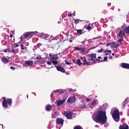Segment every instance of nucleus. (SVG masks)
<instances>
[{
    "label": "nucleus",
    "instance_id": "obj_60",
    "mask_svg": "<svg viewBox=\"0 0 129 129\" xmlns=\"http://www.w3.org/2000/svg\"><path fill=\"white\" fill-rule=\"evenodd\" d=\"M104 53H106L107 52V50H106V51H104Z\"/></svg>",
    "mask_w": 129,
    "mask_h": 129
},
{
    "label": "nucleus",
    "instance_id": "obj_37",
    "mask_svg": "<svg viewBox=\"0 0 129 129\" xmlns=\"http://www.w3.org/2000/svg\"><path fill=\"white\" fill-rule=\"evenodd\" d=\"M52 61H47V63L48 65H52Z\"/></svg>",
    "mask_w": 129,
    "mask_h": 129
},
{
    "label": "nucleus",
    "instance_id": "obj_16",
    "mask_svg": "<svg viewBox=\"0 0 129 129\" xmlns=\"http://www.w3.org/2000/svg\"><path fill=\"white\" fill-rule=\"evenodd\" d=\"M110 44L112 47L114 48H117L119 46L118 44H116L115 42H113L110 43Z\"/></svg>",
    "mask_w": 129,
    "mask_h": 129
},
{
    "label": "nucleus",
    "instance_id": "obj_13",
    "mask_svg": "<svg viewBox=\"0 0 129 129\" xmlns=\"http://www.w3.org/2000/svg\"><path fill=\"white\" fill-rule=\"evenodd\" d=\"M65 101V99L61 100H57L56 101V104L58 106H59L64 103Z\"/></svg>",
    "mask_w": 129,
    "mask_h": 129
},
{
    "label": "nucleus",
    "instance_id": "obj_43",
    "mask_svg": "<svg viewBox=\"0 0 129 129\" xmlns=\"http://www.w3.org/2000/svg\"><path fill=\"white\" fill-rule=\"evenodd\" d=\"M12 52L14 54H15V50L14 49H12L11 50V52Z\"/></svg>",
    "mask_w": 129,
    "mask_h": 129
},
{
    "label": "nucleus",
    "instance_id": "obj_52",
    "mask_svg": "<svg viewBox=\"0 0 129 129\" xmlns=\"http://www.w3.org/2000/svg\"><path fill=\"white\" fill-rule=\"evenodd\" d=\"M59 94L63 93V91H59Z\"/></svg>",
    "mask_w": 129,
    "mask_h": 129
},
{
    "label": "nucleus",
    "instance_id": "obj_62",
    "mask_svg": "<svg viewBox=\"0 0 129 129\" xmlns=\"http://www.w3.org/2000/svg\"><path fill=\"white\" fill-rule=\"evenodd\" d=\"M73 14L74 16H75V13H73Z\"/></svg>",
    "mask_w": 129,
    "mask_h": 129
},
{
    "label": "nucleus",
    "instance_id": "obj_29",
    "mask_svg": "<svg viewBox=\"0 0 129 129\" xmlns=\"http://www.w3.org/2000/svg\"><path fill=\"white\" fill-rule=\"evenodd\" d=\"M52 62L53 64L54 65V66L55 65L57 64L58 63V62L57 61H55L54 60H52Z\"/></svg>",
    "mask_w": 129,
    "mask_h": 129
},
{
    "label": "nucleus",
    "instance_id": "obj_36",
    "mask_svg": "<svg viewBox=\"0 0 129 129\" xmlns=\"http://www.w3.org/2000/svg\"><path fill=\"white\" fill-rule=\"evenodd\" d=\"M107 56H105L104 58V60H102V61H107Z\"/></svg>",
    "mask_w": 129,
    "mask_h": 129
},
{
    "label": "nucleus",
    "instance_id": "obj_56",
    "mask_svg": "<svg viewBox=\"0 0 129 129\" xmlns=\"http://www.w3.org/2000/svg\"><path fill=\"white\" fill-rule=\"evenodd\" d=\"M12 31V34L13 35H14V31Z\"/></svg>",
    "mask_w": 129,
    "mask_h": 129
},
{
    "label": "nucleus",
    "instance_id": "obj_25",
    "mask_svg": "<svg viewBox=\"0 0 129 129\" xmlns=\"http://www.w3.org/2000/svg\"><path fill=\"white\" fill-rule=\"evenodd\" d=\"M97 102H98L97 100L96 99H95L91 102V104L94 105L96 104Z\"/></svg>",
    "mask_w": 129,
    "mask_h": 129
},
{
    "label": "nucleus",
    "instance_id": "obj_11",
    "mask_svg": "<svg viewBox=\"0 0 129 129\" xmlns=\"http://www.w3.org/2000/svg\"><path fill=\"white\" fill-rule=\"evenodd\" d=\"M119 129H128V126L125 123H123L119 127Z\"/></svg>",
    "mask_w": 129,
    "mask_h": 129
},
{
    "label": "nucleus",
    "instance_id": "obj_40",
    "mask_svg": "<svg viewBox=\"0 0 129 129\" xmlns=\"http://www.w3.org/2000/svg\"><path fill=\"white\" fill-rule=\"evenodd\" d=\"M74 50H79V47H75L74 48Z\"/></svg>",
    "mask_w": 129,
    "mask_h": 129
},
{
    "label": "nucleus",
    "instance_id": "obj_26",
    "mask_svg": "<svg viewBox=\"0 0 129 129\" xmlns=\"http://www.w3.org/2000/svg\"><path fill=\"white\" fill-rule=\"evenodd\" d=\"M81 59H82V61L84 62V63H85L86 62V57L85 56H84V57H80Z\"/></svg>",
    "mask_w": 129,
    "mask_h": 129
},
{
    "label": "nucleus",
    "instance_id": "obj_30",
    "mask_svg": "<svg viewBox=\"0 0 129 129\" xmlns=\"http://www.w3.org/2000/svg\"><path fill=\"white\" fill-rule=\"evenodd\" d=\"M89 60H90L91 61H92L93 62L92 63H96V62L95 61V60L92 58H90V59H89Z\"/></svg>",
    "mask_w": 129,
    "mask_h": 129
},
{
    "label": "nucleus",
    "instance_id": "obj_7",
    "mask_svg": "<svg viewBox=\"0 0 129 129\" xmlns=\"http://www.w3.org/2000/svg\"><path fill=\"white\" fill-rule=\"evenodd\" d=\"M76 98L74 96L70 97L68 99L67 102L69 103H72L75 102Z\"/></svg>",
    "mask_w": 129,
    "mask_h": 129
},
{
    "label": "nucleus",
    "instance_id": "obj_59",
    "mask_svg": "<svg viewBox=\"0 0 129 129\" xmlns=\"http://www.w3.org/2000/svg\"><path fill=\"white\" fill-rule=\"evenodd\" d=\"M101 56H99L98 57V59H100L101 58Z\"/></svg>",
    "mask_w": 129,
    "mask_h": 129
},
{
    "label": "nucleus",
    "instance_id": "obj_19",
    "mask_svg": "<svg viewBox=\"0 0 129 129\" xmlns=\"http://www.w3.org/2000/svg\"><path fill=\"white\" fill-rule=\"evenodd\" d=\"M77 31V34H78L79 35H80L85 33L86 31H84L83 32H82V29H78L76 30Z\"/></svg>",
    "mask_w": 129,
    "mask_h": 129
},
{
    "label": "nucleus",
    "instance_id": "obj_48",
    "mask_svg": "<svg viewBox=\"0 0 129 129\" xmlns=\"http://www.w3.org/2000/svg\"><path fill=\"white\" fill-rule=\"evenodd\" d=\"M110 44L109 43H108L106 44V45L107 46H108L110 45Z\"/></svg>",
    "mask_w": 129,
    "mask_h": 129
},
{
    "label": "nucleus",
    "instance_id": "obj_14",
    "mask_svg": "<svg viewBox=\"0 0 129 129\" xmlns=\"http://www.w3.org/2000/svg\"><path fill=\"white\" fill-rule=\"evenodd\" d=\"M121 65L123 68L129 69V64L122 63L121 64Z\"/></svg>",
    "mask_w": 129,
    "mask_h": 129
},
{
    "label": "nucleus",
    "instance_id": "obj_9",
    "mask_svg": "<svg viewBox=\"0 0 129 129\" xmlns=\"http://www.w3.org/2000/svg\"><path fill=\"white\" fill-rule=\"evenodd\" d=\"M55 67L56 68L57 70L58 71H60L63 73L65 72V70L64 68L63 67H61L60 66H57L55 65Z\"/></svg>",
    "mask_w": 129,
    "mask_h": 129
},
{
    "label": "nucleus",
    "instance_id": "obj_31",
    "mask_svg": "<svg viewBox=\"0 0 129 129\" xmlns=\"http://www.w3.org/2000/svg\"><path fill=\"white\" fill-rule=\"evenodd\" d=\"M82 50V52H84L85 51V49L84 48H79V50Z\"/></svg>",
    "mask_w": 129,
    "mask_h": 129
},
{
    "label": "nucleus",
    "instance_id": "obj_24",
    "mask_svg": "<svg viewBox=\"0 0 129 129\" xmlns=\"http://www.w3.org/2000/svg\"><path fill=\"white\" fill-rule=\"evenodd\" d=\"M83 63H82L80 61V59L79 58L77 60V64L79 65H80L82 64H83Z\"/></svg>",
    "mask_w": 129,
    "mask_h": 129
},
{
    "label": "nucleus",
    "instance_id": "obj_6",
    "mask_svg": "<svg viewBox=\"0 0 129 129\" xmlns=\"http://www.w3.org/2000/svg\"><path fill=\"white\" fill-rule=\"evenodd\" d=\"M64 120L62 118H57L56 120V122L59 125H60L62 126L63 124Z\"/></svg>",
    "mask_w": 129,
    "mask_h": 129
},
{
    "label": "nucleus",
    "instance_id": "obj_22",
    "mask_svg": "<svg viewBox=\"0 0 129 129\" xmlns=\"http://www.w3.org/2000/svg\"><path fill=\"white\" fill-rule=\"evenodd\" d=\"M74 129H83L81 126L80 125H76L74 127Z\"/></svg>",
    "mask_w": 129,
    "mask_h": 129
},
{
    "label": "nucleus",
    "instance_id": "obj_12",
    "mask_svg": "<svg viewBox=\"0 0 129 129\" xmlns=\"http://www.w3.org/2000/svg\"><path fill=\"white\" fill-rule=\"evenodd\" d=\"M33 62L31 61H26L25 62V65L26 67H27L26 65L27 66L30 67L33 65Z\"/></svg>",
    "mask_w": 129,
    "mask_h": 129
},
{
    "label": "nucleus",
    "instance_id": "obj_50",
    "mask_svg": "<svg viewBox=\"0 0 129 129\" xmlns=\"http://www.w3.org/2000/svg\"><path fill=\"white\" fill-rule=\"evenodd\" d=\"M72 16V14H71V13H70L68 15V16L69 17V16Z\"/></svg>",
    "mask_w": 129,
    "mask_h": 129
},
{
    "label": "nucleus",
    "instance_id": "obj_53",
    "mask_svg": "<svg viewBox=\"0 0 129 129\" xmlns=\"http://www.w3.org/2000/svg\"><path fill=\"white\" fill-rule=\"evenodd\" d=\"M10 69H15V68H14L13 67H10Z\"/></svg>",
    "mask_w": 129,
    "mask_h": 129
},
{
    "label": "nucleus",
    "instance_id": "obj_64",
    "mask_svg": "<svg viewBox=\"0 0 129 129\" xmlns=\"http://www.w3.org/2000/svg\"><path fill=\"white\" fill-rule=\"evenodd\" d=\"M112 57V56H110V59H111Z\"/></svg>",
    "mask_w": 129,
    "mask_h": 129
},
{
    "label": "nucleus",
    "instance_id": "obj_35",
    "mask_svg": "<svg viewBox=\"0 0 129 129\" xmlns=\"http://www.w3.org/2000/svg\"><path fill=\"white\" fill-rule=\"evenodd\" d=\"M79 19H75V24H77L79 22Z\"/></svg>",
    "mask_w": 129,
    "mask_h": 129
},
{
    "label": "nucleus",
    "instance_id": "obj_17",
    "mask_svg": "<svg viewBox=\"0 0 129 129\" xmlns=\"http://www.w3.org/2000/svg\"><path fill=\"white\" fill-rule=\"evenodd\" d=\"M52 109V106L49 104L47 105L46 107V110L47 111H49Z\"/></svg>",
    "mask_w": 129,
    "mask_h": 129
},
{
    "label": "nucleus",
    "instance_id": "obj_3",
    "mask_svg": "<svg viewBox=\"0 0 129 129\" xmlns=\"http://www.w3.org/2000/svg\"><path fill=\"white\" fill-rule=\"evenodd\" d=\"M112 117L114 120L116 122L119 120V113L118 109H115L112 114Z\"/></svg>",
    "mask_w": 129,
    "mask_h": 129
},
{
    "label": "nucleus",
    "instance_id": "obj_27",
    "mask_svg": "<svg viewBox=\"0 0 129 129\" xmlns=\"http://www.w3.org/2000/svg\"><path fill=\"white\" fill-rule=\"evenodd\" d=\"M47 46L48 48L51 47L53 48H54V46H55V45H54L51 44H48L47 45Z\"/></svg>",
    "mask_w": 129,
    "mask_h": 129
},
{
    "label": "nucleus",
    "instance_id": "obj_41",
    "mask_svg": "<svg viewBox=\"0 0 129 129\" xmlns=\"http://www.w3.org/2000/svg\"><path fill=\"white\" fill-rule=\"evenodd\" d=\"M86 64H87V66H88V65H89L90 64L88 62H86V63H83V65H84Z\"/></svg>",
    "mask_w": 129,
    "mask_h": 129
},
{
    "label": "nucleus",
    "instance_id": "obj_58",
    "mask_svg": "<svg viewBox=\"0 0 129 129\" xmlns=\"http://www.w3.org/2000/svg\"><path fill=\"white\" fill-rule=\"evenodd\" d=\"M109 55V53H105V55L107 56Z\"/></svg>",
    "mask_w": 129,
    "mask_h": 129
},
{
    "label": "nucleus",
    "instance_id": "obj_63",
    "mask_svg": "<svg viewBox=\"0 0 129 129\" xmlns=\"http://www.w3.org/2000/svg\"><path fill=\"white\" fill-rule=\"evenodd\" d=\"M9 64L10 65H11V64H12V63H9Z\"/></svg>",
    "mask_w": 129,
    "mask_h": 129
},
{
    "label": "nucleus",
    "instance_id": "obj_10",
    "mask_svg": "<svg viewBox=\"0 0 129 129\" xmlns=\"http://www.w3.org/2000/svg\"><path fill=\"white\" fill-rule=\"evenodd\" d=\"M125 30H120L117 35L120 38H122L125 34Z\"/></svg>",
    "mask_w": 129,
    "mask_h": 129
},
{
    "label": "nucleus",
    "instance_id": "obj_42",
    "mask_svg": "<svg viewBox=\"0 0 129 129\" xmlns=\"http://www.w3.org/2000/svg\"><path fill=\"white\" fill-rule=\"evenodd\" d=\"M8 51L9 52V53L11 52V50H10V48H8V49H7Z\"/></svg>",
    "mask_w": 129,
    "mask_h": 129
},
{
    "label": "nucleus",
    "instance_id": "obj_51",
    "mask_svg": "<svg viewBox=\"0 0 129 129\" xmlns=\"http://www.w3.org/2000/svg\"><path fill=\"white\" fill-rule=\"evenodd\" d=\"M41 44L40 43H39L37 44V46L39 47L40 46H41Z\"/></svg>",
    "mask_w": 129,
    "mask_h": 129
},
{
    "label": "nucleus",
    "instance_id": "obj_28",
    "mask_svg": "<svg viewBox=\"0 0 129 129\" xmlns=\"http://www.w3.org/2000/svg\"><path fill=\"white\" fill-rule=\"evenodd\" d=\"M21 49L22 50L26 49H27V47L25 46H24L23 44L21 45Z\"/></svg>",
    "mask_w": 129,
    "mask_h": 129
},
{
    "label": "nucleus",
    "instance_id": "obj_20",
    "mask_svg": "<svg viewBox=\"0 0 129 129\" xmlns=\"http://www.w3.org/2000/svg\"><path fill=\"white\" fill-rule=\"evenodd\" d=\"M96 54L91 53L90 54H89L88 56L89 57H90L92 58H94L95 59L96 58Z\"/></svg>",
    "mask_w": 129,
    "mask_h": 129
},
{
    "label": "nucleus",
    "instance_id": "obj_18",
    "mask_svg": "<svg viewBox=\"0 0 129 129\" xmlns=\"http://www.w3.org/2000/svg\"><path fill=\"white\" fill-rule=\"evenodd\" d=\"M128 99H126L124 100V101L122 103V107L124 108H125V105L128 102L127 101Z\"/></svg>",
    "mask_w": 129,
    "mask_h": 129
},
{
    "label": "nucleus",
    "instance_id": "obj_47",
    "mask_svg": "<svg viewBox=\"0 0 129 129\" xmlns=\"http://www.w3.org/2000/svg\"><path fill=\"white\" fill-rule=\"evenodd\" d=\"M41 58H42L40 56H39V57H36V59H41Z\"/></svg>",
    "mask_w": 129,
    "mask_h": 129
},
{
    "label": "nucleus",
    "instance_id": "obj_38",
    "mask_svg": "<svg viewBox=\"0 0 129 129\" xmlns=\"http://www.w3.org/2000/svg\"><path fill=\"white\" fill-rule=\"evenodd\" d=\"M104 50V49L103 48H101L100 49L98 50V53H100L102 52Z\"/></svg>",
    "mask_w": 129,
    "mask_h": 129
},
{
    "label": "nucleus",
    "instance_id": "obj_32",
    "mask_svg": "<svg viewBox=\"0 0 129 129\" xmlns=\"http://www.w3.org/2000/svg\"><path fill=\"white\" fill-rule=\"evenodd\" d=\"M119 39L118 40V42H121L123 41L124 39L123 37Z\"/></svg>",
    "mask_w": 129,
    "mask_h": 129
},
{
    "label": "nucleus",
    "instance_id": "obj_5",
    "mask_svg": "<svg viewBox=\"0 0 129 129\" xmlns=\"http://www.w3.org/2000/svg\"><path fill=\"white\" fill-rule=\"evenodd\" d=\"M73 113L72 112L67 111L64 113V115L68 119H72V115Z\"/></svg>",
    "mask_w": 129,
    "mask_h": 129
},
{
    "label": "nucleus",
    "instance_id": "obj_54",
    "mask_svg": "<svg viewBox=\"0 0 129 129\" xmlns=\"http://www.w3.org/2000/svg\"><path fill=\"white\" fill-rule=\"evenodd\" d=\"M7 49H5L4 50V52H7Z\"/></svg>",
    "mask_w": 129,
    "mask_h": 129
},
{
    "label": "nucleus",
    "instance_id": "obj_39",
    "mask_svg": "<svg viewBox=\"0 0 129 129\" xmlns=\"http://www.w3.org/2000/svg\"><path fill=\"white\" fill-rule=\"evenodd\" d=\"M72 61H73V63H75L77 64V60H75L74 59H73Z\"/></svg>",
    "mask_w": 129,
    "mask_h": 129
},
{
    "label": "nucleus",
    "instance_id": "obj_23",
    "mask_svg": "<svg viewBox=\"0 0 129 129\" xmlns=\"http://www.w3.org/2000/svg\"><path fill=\"white\" fill-rule=\"evenodd\" d=\"M80 107L81 108H87L85 104H83L80 105Z\"/></svg>",
    "mask_w": 129,
    "mask_h": 129
},
{
    "label": "nucleus",
    "instance_id": "obj_55",
    "mask_svg": "<svg viewBox=\"0 0 129 129\" xmlns=\"http://www.w3.org/2000/svg\"><path fill=\"white\" fill-rule=\"evenodd\" d=\"M13 36L12 34L10 35V38H12L13 37Z\"/></svg>",
    "mask_w": 129,
    "mask_h": 129
},
{
    "label": "nucleus",
    "instance_id": "obj_2",
    "mask_svg": "<svg viewBox=\"0 0 129 129\" xmlns=\"http://www.w3.org/2000/svg\"><path fill=\"white\" fill-rule=\"evenodd\" d=\"M2 99H3V100L2 105L5 108H8V104L9 106H11L12 100L11 98H6L5 97H3L2 98Z\"/></svg>",
    "mask_w": 129,
    "mask_h": 129
},
{
    "label": "nucleus",
    "instance_id": "obj_8",
    "mask_svg": "<svg viewBox=\"0 0 129 129\" xmlns=\"http://www.w3.org/2000/svg\"><path fill=\"white\" fill-rule=\"evenodd\" d=\"M31 35L30 33L28 32L27 33H25L21 37L20 39L21 40V41H22L23 39H26L27 37Z\"/></svg>",
    "mask_w": 129,
    "mask_h": 129
},
{
    "label": "nucleus",
    "instance_id": "obj_44",
    "mask_svg": "<svg viewBox=\"0 0 129 129\" xmlns=\"http://www.w3.org/2000/svg\"><path fill=\"white\" fill-rule=\"evenodd\" d=\"M95 60L98 61V62H102V61H100L99 59H95Z\"/></svg>",
    "mask_w": 129,
    "mask_h": 129
},
{
    "label": "nucleus",
    "instance_id": "obj_49",
    "mask_svg": "<svg viewBox=\"0 0 129 129\" xmlns=\"http://www.w3.org/2000/svg\"><path fill=\"white\" fill-rule=\"evenodd\" d=\"M86 100L87 102L89 101H90V100L88 99H86Z\"/></svg>",
    "mask_w": 129,
    "mask_h": 129
},
{
    "label": "nucleus",
    "instance_id": "obj_21",
    "mask_svg": "<svg viewBox=\"0 0 129 129\" xmlns=\"http://www.w3.org/2000/svg\"><path fill=\"white\" fill-rule=\"evenodd\" d=\"M125 33L126 34L129 35V26L127 27H125L124 28Z\"/></svg>",
    "mask_w": 129,
    "mask_h": 129
},
{
    "label": "nucleus",
    "instance_id": "obj_46",
    "mask_svg": "<svg viewBox=\"0 0 129 129\" xmlns=\"http://www.w3.org/2000/svg\"><path fill=\"white\" fill-rule=\"evenodd\" d=\"M107 51L109 53H111L112 52L110 50H107Z\"/></svg>",
    "mask_w": 129,
    "mask_h": 129
},
{
    "label": "nucleus",
    "instance_id": "obj_4",
    "mask_svg": "<svg viewBox=\"0 0 129 129\" xmlns=\"http://www.w3.org/2000/svg\"><path fill=\"white\" fill-rule=\"evenodd\" d=\"M58 54H54L53 53H50L49 54L50 59H48L49 60H56L59 58V57L58 56Z\"/></svg>",
    "mask_w": 129,
    "mask_h": 129
},
{
    "label": "nucleus",
    "instance_id": "obj_61",
    "mask_svg": "<svg viewBox=\"0 0 129 129\" xmlns=\"http://www.w3.org/2000/svg\"><path fill=\"white\" fill-rule=\"evenodd\" d=\"M112 55L113 56H114V54L113 53H112Z\"/></svg>",
    "mask_w": 129,
    "mask_h": 129
},
{
    "label": "nucleus",
    "instance_id": "obj_34",
    "mask_svg": "<svg viewBox=\"0 0 129 129\" xmlns=\"http://www.w3.org/2000/svg\"><path fill=\"white\" fill-rule=\"evenodd\" d=\"M65 62L66 64H67L68 65H69L71 64V63L69 62L67 60H65Z\"/></svg>",
    "mask_w": 129,
    "mask_h": 129
},
{
    "label": "nucleus",
    "instance_id": "obj_57",
    "mask_svg": "<svg viewBox=\"0 0 129 129\" xmlns=\"http://www.w3.org/2000/svg\"><path fill=\"white\" fill-rule=\"evenodd\" d=\"M16 47H17L19 46L16 43Z\"/></svg>",
    "mask_w": 129,
    "mask_h": 129
},
{
    "label": "nucleus",
    "instance_id": "obj_45",
    "mask_svg": "<svg viewBox=\"0 0 129 129\" xmlns=\"http://www.w3.org/2000/svg\"><path fill=\"white\" fill-rule=\"evenodd\" d=\"M98 46V45H97L95 47H91L90 48V49H94V48H95L96 47H97Z\"/></svg>",
    "mask_w": 129,
    "mask_h": 129
},
{
    "label": "nucleus",
    "instance_id": "obj_1",
    "mask_svg": "<svg viewBox=\"0 0 129 129\" xmlns=\"http://www.w3.org/2000/svg\"><path fill=\"white\" fill-rule=\"evenodd\" d=\"M92 118L96 122L103 124L106 122L107 119L106 112L101 111H98L94 113L92 115Z\"/></svg>",
    "mask_w": 129,
    "mask_h": 129
},
{
    "label": "nucleus",
    "instance_id": "obj_15",
    "mask_svg": "<svg viewBox=\"0 0 129 129\" xmlns=\"http://www.w3.org/2000/svg\"><path fill=\"white\" fill-rule=\"evenodd\" d=\"M2 62L4 64H7L9 62V60L6 57H4L2 58L1 60Z\"/></svg>",
    "mask_w": 129,
    "mask_h": 129
},
{
    "label": "nucleus",
    "instance_id": "obj_33",
    "mask_svg": "<svg viewBox=\"0 0 129 129\" xmlns=\"http://www.w3.org/2000/svg\"><path fill=\"white\" fill-rule=\"evenodd\" d=\"M86 29L87 30H90L92 29V27L91 26L88 25V26L86 27Z\"/></svg>",
    "mask_w": 129,
    "mask_h": 129
}]
</instances>
